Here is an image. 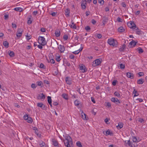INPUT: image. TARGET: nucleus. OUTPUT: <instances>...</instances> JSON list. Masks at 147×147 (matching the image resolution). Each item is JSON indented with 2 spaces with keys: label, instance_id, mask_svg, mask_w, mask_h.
Wrapping results in <instances>:
<instances>
[{
  "label": "nucleus",
  "instance_id": "obj_49",
  "mask_svg": "<svg viewBox=\"0 0 147 147\" xmlns=\"http://www.w3.org/2000/svg\"><path fill=\"white\" fill-rule=\"evenodd\" d=\"M117 21L119 22H122V20L119 17H118L117 19Z\"/></svg>",
  "mask_w": 147,
  "mask_h": 147
},
{
  "label": "nucleus",
  "instance_id": "obj_53",
  "mask_svg": "<svg viewBox=\"0 0 147 147\" xmlns=\"http://www.w3.org/2000/svg\"><path fill=\"white\" fill-rule=\"evenodd\" d=\"M12 26L13 28H16L17 26L14 23H13L12 24Z\"/></svg>",
  "mask_w": 147,
  "mask_h": 147
},
{
  "label": "nucleus",
  "instance_id": "obj_27",
  "mask_svg": "<svg viewBox=\"0 0 147 147\" xmlns=\"http://www.w3.org/2000/svg\"><path fill=\"white\" fill-rule=\"evenodd\" d=\"M126 47L125 45L123 44L121 47L119 49V50L120 51H123L124 49Z\"/></svg>",
  "mask_w": 147,
  "mask_h": 147
},
{
  "label": "nucleus",
  "instance_id": "obj_23",
  "mask_svg": "<svg viewBox=\"0 0 147 147\" xmlns=\"http://www.w3.org/2000/svg\"><path fill=\"white\" fill-rule=\"evenodd\" d=\"M127 144L129 146L131 147H135V145L133 144L132 142H131L129 140L128 141Z\"/></svg>",
  "mask_w": 147,
  "mask_h": 147
},
{
  "label": "nucleus",
  "instance_id": "obj_60",
  "mask_svg": "<svg viewBox=\"0 0 147 147\" xmlns=\"http://www.w3.org/2000/svg\"><path fill=\"white\" fill-rule=\"evenodd\" d=\"M4 19L5 20H7L8 18V15L7 14H5L4 16Z\"/></svg>",
  "mask_w": 147,
  "mask_h": 147
},
{
  "label": "nucleus",
  "instance_id": "obj_17",
  "mask_svg": "<svg viewBox=\"0 0 147 147\" xmlns=\"http://www.w3.org/2000/svg\"><path fill=\"white\" fill-rule=\"evenodd\" d=\"M52 142L53 145L55 146H58V144L57 141L55 139H53L52 140Z\"/></svg>",
  "mask_w": 147,
  "mask_h": 147
},
{
  "label": "nucleus",
  "instance_id": "obj_14",
  "mask_svg": "<svg viewBox=\"0 0 147 147\" xmlns=\"http://www.w3.org/2000/svg\"><path fill=\"white\" fill-rule=\"evenodd\" d=\"M37 106L43 109H45V105L42 102L38 103L37 104Z\"/></svg>",
  "mask_w": 147,
  "mask_h": 147
},
{
  "label": "nucleus",
  "instance_id": "obj_19",
  "mask_svg": "<svg viewBox=\"0 0 147 147\" xmlns=\"http://www.w3.org/2000/svg\"><path fill=\"white\" fill-rule=\"evenodd\" d=\"M136 42L134 41V40H132L129 43V45H130L131 47H134L136 45Z\"/></svg>",
  "mask_w": 147,
  "mask_h": 147
},
{
  "label": "nucleus",
  "instance_id": "obj_37",
  "mask_svg": "<svg viewBox=\"0 0 147 147\" xmlns=\"http://www.w3.org/2000/svg\"><path fill=\"white\" fill-rule=\"evenodd\" d=\"M77 146L79 147H82V145L81 144V143L80 141H78L76 143Z\"/></svg>",
  "mask_w": 147,
  "mask_h": 147
},
{
  "label": "nucleus",
  "instance_id": "obj_61",
  "mask_svg": "<svg viewBox=\"0 0 147 147\" xmlns=\"http://www.w3.org/2000/svg\"><path fill=\"white\" fill-rule=\"evenodd\" d=\"M92 23L93 24H95L96 23V21L94 19H92L91 20Z\"/></svg>",
  "mask_w": 147,
  "mask_h": 147
},
{
  "label": "nucleus",
  "instance_id": "obj_46",
  "mask_svg": "<svg viewBox=\"0 0 147 147\" xmlns=\"http://www.w3.org/2000/svg\"><path fill=\"white\" fill-rule=\"evenodd\" d=\"M98 2L101 5L103 4L104 1L103 0H98Z\"/></svg>",
  "mask_w": 147,
  "mask_h": 147
},
{
  "label": "nucleus",
  "instance_id": "obj_58",
  "mask_svg": "<svg viewBox=\"0 0 147 147\" xmlns=\"http://www.w3.org/2000/svg\"><path fill=\"white\" fill-rule=\"evenodd\" d=\"M90 13V12L89 11H86L85 13L86 16H88Z\"/></svg>",
  "mask_w": 147,
  "mask_h": 147
},
{
  "label": "nucleus",
  "instance_id": "obj_39",
  "mask_svg": "<svg viewBox=\"0 0 147 147\" xmlns=\"http://www.w3.org/2000/svg\"><path fill=\"white\" fill-rule=\"evenodd\" d=\"M40 146L41 147H45V144L43 142H42V143L40 144Z\"/></svg>",
  "mask_w": 147,
  "mask_h": 147
},
{
  "label": "nucleus",
  "instance_id": "obj_34",
  "mask_svg": "<svg viewBox=\"0 0 147 147\" xmlns=\"http://www.w3.org/2000/svg\"><path fill=\"white\" fill-rule=\"evenodd\" d=\"M114 95L118 97H121V96L118 92H115L114 93Z\"/></svg>",
  "mask_w": 147,
  "mask_h": 147
},
{
  "label": "nucleus",
  "instance_id": "obj_2",
  "mask_svg": "<svg viewBox=\"0 0 147 147\" xmlns=\"http://www.w3.org/2000/svg\"><path fill=\"white\" fill-rule=\"evenodd\" d=\"M108 43L113 47L116 46L117 44V41L112 38H110L108 40Z\"/></svg>",
  "mask_w": 147,
  "mask_h": 147
},
{
  "label": "nucleus",
  "instance_id": "obj_29",
  "mask_svg": "<svg viewBox=\"0 0 147 147\" xmlns=\"http://www.w3.org/2000/svg\"><path fill=\"white\" fill-rule=\"evenodd\" d=\"M133 94H134V97L138 96L139 95V94L137 92V91L135 89H134L133 92Z\"/></svg>",
  "mask_w": 147,
  "mask_h": 147
},
{
  "label": "nucleus",
  "instance_id": "obj_35",
  "mask_svg": "<svg viewBox=\"0 0 147 147\" xmlns=\"http://www.w3.org/2000/svg\"><path fill=\"white\" fill-rule=\"evenodd\" d=\"M137 49L138 50V53H141L143 52V51L142 49L140 47H139L137 48Z\"/></svg>",
  "mask_w": 147,
  "mask_h": 147
},
{
  "label": "nucleus",
  "instance_id": "obj_51",
  "mask_svg": "<svg viewBox=\"0 0 147 147\" xmlns=\"http://www.w3.org/2000/svg\"><path fill=\"white\" fill-rule=\"evenodd\" d=\"M106 106L108 108L110 107L111 106V103L109 102H107Z\"/></svg>",
  "mask_w": 147,
  "mask_h": 147
},
{
  "label": "nucleus",
  "instance_id": "obj_1",
  "mask_svg": "<svg viewBox=\"0 0 147 147\" xmlns=\"http://www.w3.org/2000/svg\"><path fill=\"white\" fill-rule=\"evenodd\" d=\"M67 139H65L64 140L65 145L67 147H70V144L72 145V142L71 141V140L70 136L67 137Z\"/></svg>",
  "mask_w": 147,
  "mask_h": 147
},
{
  "label": "nucleus",
  "instance_id": "obj_21",
  "mask_svg": "<svg viewBox=\"0 0 147 147\" xmlns=\"http://www.w3.org/2000/svg\"><path fill=\"white\" fill-rule=\"evenodd\" d=\"M144 82V80L143 79H141L137 80V83L138 84H142Z\"/></svg>",
  "mask_w": 147,
  "mask_h": 147
},
{
  "label": "nucleus",
  "instance_id": "obj_15",
  "mask_svg": "<svg viewBox=\"0 0 147 147\" xmlns=\"http://www.w3.org/2000/svg\"><path fill=\"white\" fill-rule=\"evenodd\" d=\"M58 48L61 53L63 52L65 50L64 47L61 45H59L58 47Z\"/></svg>",
  "mask_w": 147,
  "mask_h": 147
},
{
  "label": "nucleus",
  "instance_id": "obj_30",
  "mask_svg": "<svg viewBox=\"0 0 147 147\" xmlns=\"http://www.w3.org/2000/svg\"><path fill=\"white\" fill-rule=\"evenodd\" d=\"M3 45L6 47L7 48L8 47L9 43L6 41L3 42Z\"/></svg>",
  "mask_w": 147,
  "mask_h": 147
},
{
  "label": "nucleus",
  "instance_id": "obj_54",
  "mask_svg": "<svg viewBox=\"0 0 147 147\" xmlns=\"http://www.w3.org/2000/svg\"><path fill=\"white\" fill-rule=\"evenodd\" d=\"M121 5H122V6H123V7H126V4L124 2H122L121 4Z\"/></svg>",
  "mask_w": 147,
  "mask_h": 147
},
{
  "label": "nucleus",
  "instance_id": "obj_22",
  "mask_svg": "<svg viewBox=\"0 0 147 147\" xmlns=\"http://www.w3.org/2000/svg\"><path fill=\"white\" fill-rule=\"evenodd\" d=\"M65 80L67 84H69V85H70L71 84V81L70 78H69L67 77L66 78Z\"/></svg>",
  "mask_w": 147,
  "mask_h": 147
},
{
  "label": "nucleus",
  "instance_id": "obj_43",
  "mask_svg": "<svg viewBox=\"0 0 147 147\" xmlns=\"http://www.w3.org/2000/svg\"><path fill=\"white\" fill-rule=\"evenodd\" d=\"M35 133L37 135V136H40V134L38 130L36 129L35 131Z\"/></svg>",
  "mask_w": 147,
  "mask_h": 147
},
{
  "label": "nucleus",
  "instance_id": "obj_38",
  "mask_svg": "<svg viewBox=\"0 0 147 147\" xmlns=\"http://www.w3.org/2000/svg\"><path fill=\"white\" fill-rule=\"evenodd\" d=\"M27 122L30 123H31L32 121V119L30 117H29L28 119L27 120Z\"/></svg>",
  "mask_w": 147,
  "mask_h": 147
},
{
  "label": "nucleus",
  "instance_id": "obj_50",
  "mask_svg": "<svg viewBox=\"0 0 147 147\" xmlns=\"http://www.w3.org/2000/svg\"><path fill=\"white\" fill-rule=\"evenodd\" d=\"M117 82V80H114L112 83V84L113 86H115L116 84V83Z\"/></svg>",
  "mask_w": 147,
  "mask_h": 147
},
{
  "label": "nucleus",
  "instance_id": "obj_18",
  "mask_svg": "<svg viewBox=\"0 0 147 147\" xmlns=\"http://www.w3.org/2000/svg\"><path fill=\"white\" fill-rule=\"evenodd\" d=\"M127 76L128 78H130L131 79H133L134 78L133 74L130 72L127 73Z\"/></svg>",
  "mask_w": 147,
  "mask_h": 147
},
{
  "label": "nucleus",
  "instance_id": "obj_31",
  "mask_svg": "<svg viewBox=\"0 0 147 147\" xmlns=\"http://www.w3.org/2000/svg\"><path fill=\"white\" fill-rule=\"evenodd\" d=\"M14 10L17 11L21 12L22 11V9L20 7H16L14 8Z\"/></svg>",
  "mask_w": 147,
  "mask_h": 147
},
{
  "label": "nucleus",
  "instance_id": "obj_13",
  "mask_svg": "<svg viewBox=\"0 0 147 147\" xmlns=\"http://www.w3.org/2000/svg\"><path fill=\"white\" fill-rule=\"evenodd\" d=\"M102 23H103L102 25L104 26L105 24L108 21V19L105 16H103L102 18Z\"/></svg>",
  "mask_w": 147,
  "mask_h": 147
},
{
  "label": "nucleus",
  "instance_id": "obj_48",
  "mask_svg": "<svg viewBox=\"0 0 147 147\" xmlns=\"http://www.w3.org/2000/svg\"><path fill=\"white\" fill-rule=\"evenodd\" d=\"M136 30H137L136 31V34L138 35L140 34V29H139L138 28V29Z\"/></svg>",
  "mask_w": 147,
  "mask_h": 147
},
{
  "label": "nucleus",
  "instance_id": "obj_12",
  "mask_svg": "<svg viewBox=\"0 0 147 147\" xmlns=\"http://www.w3.org/2000/svg\"><path fill=\"white\" fill-rule=\"evenodd\" d=\"M45 98V95L43 93L40 94L37 97L38 99L44 100Z\"/></svg>",
  "mask_w": 147,
  "mask_h": 147
},
{
  "label": "nucleus",
  "instance_id": "obj_20",
  "mask_svg": "<svg viewBox=\"0 0 147 147\" xmlns=\"http://www.w3.org/2000/svg\"><path fill=\"white\" fill-rule=\"evenodd\" d=\"M123 126V124L121 122H119L118 124V125L117 126L118 129H119L122 128Z\"/></svg>",
  "mask_w": 147,
  "mask_h": 147
},
{
  "label": "nucleus",
  "instance_id": "obj_4",
  "mask_svg": "<svg viewBox=\"0 0 147 147\" xmlns=\"http://www.w3.org/2000/svg\"><path fill=\"white\" fill-rule=\"evenodd\" d=\"M127 25L129 28L132 29H138V27L136 26V25L133 22L131 21L129 23H128Z\"/></svg>",
  "mask_w": 147,
  "mask_h": 147
},
{
  "label": "nucleus",
  "instance_id": "obj_9",
  "mask_svg": "<svg viewBox=\"0 0 147 147\" xmlns=\"http://www.w3.org/2000/svg\"><path fill=\"white\" fill-rule=\"evenodd\" d=\"M80 69L81 71L83 73H84L87 71V69H86L85 66L82 64L80 65Z\"/></svg>",
  "mask_w": 147,
  "mask_h": 147
},
{
  "label": "nucleus",
  "instance_id": "obj_11",
  "mask_svg": "<svg viewBox=\"0 0 147 147\" xmlns=\"http://www.w3.org/2000/svg\"><path fill=\"white\" fill-rule=\"evenodd\" d=\"M111 100L112 102L115 103L117 105H118L120 103L119 100L117 98L115 97L112 98L111 99Z\"/></svg>",
  "mask_w": 147,
  "mask_h": 147
},
{
  "label": "nucleus",
  "instance_id": "obj_7",
  "mask_svg": "<svg viewBox=\"0 0 147 147\" xmlns=\"http://www.w3.org/2000/svg\"><path fill=\"white\" fill-rule=\"evenodd\" d=\"M101 63V62L99 59H96L93 62L92 65L94 67L99 65Z\"/></svg>",
  "mask_w": 147,
  "mask_h": 147
},
{
  "label": "nucleus",
  "instance_id": "obj_33",
  "mask_svg": "<svg viewBox=\"0 0 147 147\" xmlns=\"http://www.w3.org/2000/svg\"><path fill=\"white\" fill-rule=\"evenodd\" d=\"M62 97L65 99L67 100L68 99V96L67 95L65 94H63L62 95Z\"/></svg>",
  "mask_w": 147,
  "mask_h": 147
},
{
  "label": "nucleus",
  "instance_id": "obj_40",
  "mask_svg": "<svg viewBox=\"0 0 147 147\" xmlns=\"http://www.w3.org/2000/svg\"><path fill=\"white\" fill-rule=\"evenodd\" d=\"M32 23V20H31V18H28L27 21V23L28 24H30Z\"/></svg>",
  "mask_w": 147,
  "mask_h": 147
},
{
  "label": "nucleus",
  "instance_id": "obj_25",
  "mask_svg": "<svg viewBox=\"0 0 147 147\" xmlns=\"http://www.w3.org/2000/svg\"><path fill=\"white\" fill-rule=\"evenodd\" d=\"M60 56L59 54H57L56 55V60L57 62H59L61 60Z\"/></svg>",
  "mask_w": 147,
  "mask_h": 147
},
{
  "label": "nucleus",
  "instance_id": "obj_3",
  "mask_svg": "<svg viewBox=\"0 0 147 147\" xmlns=\"http://www.w3.org/2000/svg\"><path fill=\"white\" fill-rule=\"evenodd\" d=\"M38 42L42 46H44L47 44L45 38L40 36H39L38 38Z\"/></svg>",
  "mask_w": 147,
  "mask_h": 147
},
{
  "label": "nucleus",
  "instance_id": "obj_56",
  "mask_svg": "<svg viewBox=\"0 0 147 147\" xmlns=\"http://www.w3.org/2000/svg\"><path fill=\"white\" fill-rule=\"evenodd\" d=\"M91 100L92 101L93 103H95L96 102L94 98L93 97H91Z\"/></svg>",
  "mask_w": 147,
  "mask_h": 147
},
{
  "label": "nucleus",
  "instance_id": "obj_8",
  "mask_svg": "<svg viewBox=\"0 0 147 147\" xmlns=\"http://www.w3.org/2000/svg\"><path fill=\"white\" fill-rule=\"evenodd\" d=\"M74 104L75 106L77 107L78 108H81L82 107V103L78 100H76L74 101Z\"/></svg>",
  "mask_w": 147,
  "mask_h": 147
},
{
  "label": "nucleus",
  "instance_id": "obj_64",
  "mask_svg": "<svg viewBox=\"0 0 147 147\" xmlns=\"http://www.w3.org/2000/svg\"><path fill=\"white\" fill-rule=\"evenodd\" d=\"M40 31L42 32H45L46 31L45 29L44 28H41L40 29Z\"/></svg>",
  "mask_w": 147,
  "mask_h": 147
},
{
  "label": "nucleus",
  "instance_id": "obj_47",
  "mask_svg": "<svg viewBox=\"0 0 147 147\" xmlns=\"http://www.w3.org/2000/svg\"><path fill=\"white\" fill-rule=\"evenodd\" d=\"M28 117H28V115H25L24 116V118L25 120H27L28 119Z\"/></svg>",
  "mask_w": 147,
  "mask_h": 147
},
{
  "label": "nucleus",
  "instance_id": "obj_24",
  "mask_svg": "<svg viewBox=\"0 0 147 147\" xmlns=\"http://www.w3.org/2000/svg\"><path fill=\"white\" fill-rule=\"evenodd\" d=\"M8 53L11 57H13L14 55V53L13 51H9L8 52Z\"/></svg>",
  "mask_w": 147,
  "mask_h": 147
},
{
  "label": "nucleus",
  "instance_id": "obj_26",
  "mask_svg": "<svg viewBox=\"0 0 147 147\" xmlns=\"http://www.w3.org/2000/svg\"><path fill=\"white\" fill-rule=\"evenodd\" d=\"M55 35L56 37H59L60 35V31L59 30L55 31Z\"/></svg>",
  "mask_w": 147,
  "mask_h": 147
},
{
  "label": "nucleus",
  "instance_id": "obj_5",
  "mask_svg": "<svg viewBox=\"0 0 147 147\" xmlns=\"http://www.w3.org/2000/svg\"><path fill=\"white\" fill-rule=\"evenodd\" d=\"M77 45H78V46L79 47L76 49V50H77L74 51V54H75L79 53L80 51H82L83 48V47H82V44H80L79 43H78Z\"/></svg>",
  "mask_w": 147,
  "mask_h": 147
},
{
  "label": "nucleus",
  "instance_id": "obj_44",
  "mask_svg": "<svg viewBox=\"0 0 147 147\" xmlns=\"http://www.w3.org/2000/svg\"><path fill=\"white\" fill-rule=\"evenodd\" d=\"M68 38V36L67 35V34H65L63 37V38L65 40H67Z\"/></svg>",
  "mask_w": 147,
  "mask_h": 147
},
{
  "label": "nucleus",
  "instance_id": "obj_55",
  "mask_svg": "<svg viewBox=\"0 0 147 147\" xmlns=\"http://www.w3.org/2000/svg\"><path fill=\"white\" fill-rule=\"evenodd\" d=\"M138 74L139 76H141L144 75V73L142 72H139L138 73Z\"/></svg>",
  "mask_w": 147,
  "mask_h": 147
},
{
  "label": "nucleus",
  "instance_id": "obj_45",
  "mask_svg": "<svg viewBox=\"0 0 147 147\" xmlns=\"http://www.w3.org/2000/svg\"><path fill=\"white\" fill-rule=\"evenodd\" d=\"M85 29L86 30L89 31L90 30V26H87L85 27Z\"/></svg>",
  "mask_w": 147,
  "mask_h": 147
},
{
  "label": "nucleus",
  "instance_id": "obj_57",
  "mask_svg": "<svg viewBox=\"0 0 147 147\" xmlns=\"http://www.w3.org/2000/svg\"><path fill=\"white\" fill-rule=\"evenodd\" d=\"M36 87V86L34 84H32L31 85V87L33 88H35Z\"/></svg>",
  "mask_w": 147,
  "mask_h": 147
},
{
  "label": "nucleus",
  "instance_id": "obj_10",
  "mask_svg": "<svg viewBox=\"0 0 147 147\" xmlns=\"http://www.w3.org/2000/svg\"><path fill=\"white\" fill-rule=\"evenodd\" d=\"M87 5V2L85 0H82L81 2L82 8L84 9L86 8Z\"/></svg>",
  "mask_w": 147,
  "mask_h": 147
},
{
  "label": "nucleus",
  "instance_id": "obj_36",
  "mask_svg": "<svg viewBox=\"0 0 147 147\" xmlns=\"http://www.w3.org/2000/svg\"><path fill=\"white\" fill-rule=\"evenodd\" d=\"M47 101L49 103H52V100L51 96H48L47 97Z\"/></svg>",
  "mask_w": 147,
  "mask_h": 147
},
{
  "label": "nucleus",
  "instance_id": "obj_52",
  "mask_svg": "<svg viewBox=\"0 0 147 147\" xmlns=\"http://www.w3.org/2000/svg\"><path fill=\"white\" fill-rule=\"evenodd\" d=\"M44 67H45V66L43 64L41 63L40 64V68L45 69V68Z\"/></svg>",
  "mask_w": 147,
  "mask_h": 147
},
{
  "label": "nucleus",
  "instance_id": "obj_42",
  "mask_svg": "<svg viewBox=\"0 0 147 147\" xmlns=\"http://www.w3.org/2000/svg\"><path fill=\"white\" fill-rule=\"evenodd\" d=\"M36 83L38 86H42V83L41 81L37 82Z\"/></svg>",
  "mask_w": 147,
  "mask_h": 147
},
{
  "label": "nucleus",
  "instance_id": "obj_41",
  "mask_svg": "<svg viewBox=\"0 0 147 147\" xmlns=\"http://www.w3.org/2000/svg\"><path fill=\"white\" fill-rule=\"evenodd\" d=\"M119 66L121 69H124L125 67V65L122 63L120 64Z\"/></svg>",
  "mask_w": 147,
  "mask_h": 147
},
{
  "label": "nucleus",
  "instance_id": "obj_6",
  "mask_svg": "<svg viewBox=\"0 0 147 147\" xmlns=\"http://www.w3.org/2000/svg\"><path fill=\"white\" fill-rule=\"evenodd\" d=\"M23 31V30L21 28H19L18 30L16 36L18 38H19L22 36Z\"/></svg>",
  "mask_w": 147,
  "mask_h": 147
},
{
  "label": "nucleus",
  "instance_id": "obj_28",
  "mask_svg": "<svg viewBox=\"0 0 147 147\" xmlns=\"http://www.w3.org/2000/svg\"><path fill=\"white\" fill-rule=\"evenodd\" d=\"M125 29L122 26L120 27L118 29V31L119 32H122L125 31Z\"/></svg>",
  "mask_w": 147,
  "mask_h": 147
},
{
  "label": "nucleus",
  "instance_id": "obj_63",
  "mask_svg": "<svg viewBox=\"0 0 147 147\" xmlns=\"http://www.w3.org/2000/svg\"><path fill=\"white\" fill-rule=\"evenodd\" d=\"M50 62L51 63H54L55 62V61L53 59H51L50 60Z\"/></svg>",
  "mask_w": 147,
  "mask_h": 147
},
{
  "label": "nucleus",
  "instance_id": "obj_59",
  "mask_svg": "<svg viewBox=\"0 0 147 147\" xmlns=\"http://www.w3.org/2000/svg\"><path fill=\"white\" fill-rule=\"evenodd\" d=\"M106 134L107 135L111 134V132L109 130H108L106 131Z\"/></svg>",
  "mask_w": 147,
  "mask_h": 147
},
{
  "label": "nucleus",
  "instance_id": "obj_32",
  "mask_svg": "<svg viewBox=\"0 0 147 147\" xmlns=\"http://www.w3.org/2000/svg\"><path fill=\"white\" fill-rule=\"evenodd\" d=\"M65 14L66 15L69 16V15L70 11L68 9H67L65 10Z\"/></svg>",
  "mask_w": 147,
  "mask_h": 147
},
{
  "label": "nucleus",
  "instance_id": "obj_62",
  "mask_svg": "<svg viewBox=\"0 0 147 147\" xmlns=\"http://www.w3.org/2000/svg\"><path fill=\"white\" fill-rule=\"evenodd\" d=\"M133 141L134 142H136L137 141V139L135 137H134L133 139Z\"/></svg>",
  "mask_w": 147,
  "mask_h": 147
},
{
  "label": "nucleus",
  "instance_id": "obj_16",
  "mask_svg": "<svg viewBox=\"0 0 147 147\" xmlns=\"http://www.w3.org/2000/svg\"><path fill=\"white\" fill-rule=\"evenodd\" d=\"M81 115L82 117L84 120H87V115L83 112L82 111Z\"/></svg>",
  "mask_w": 147,
  "mask_h": 147
}]
</instances>
